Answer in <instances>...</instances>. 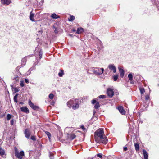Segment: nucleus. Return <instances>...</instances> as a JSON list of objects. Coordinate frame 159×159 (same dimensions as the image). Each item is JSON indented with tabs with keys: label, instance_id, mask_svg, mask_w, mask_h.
<instances>
[{
	"label": "nucleus",
	"instance_id": "cd10ccee",
	"mask_svg": "<svg viewBox=\"0 0 159 159\" xmlns=\"http://www.w3.org/2000/svg\"><path fill=\"white\" fill-rule=\"evenodd\" d=\"M118 75H115L113 76V80L114 81H116L117 80L118 78Z\"/></svg>",
	"mask_w": 159,
	"mask_h": 159
},
{
	"label": "nucleus",
	"instance_id": "c9c22d12",
	"mask_svg": "<svg viewBox=\"0 0 159 159\" xmlns=\"http://www.w3.org/2000/svg\"><path fill=\"white\" fill-rule=\"evenodd\" d=\"M83 130L84 132H85L87 131L86 128H84V126H81L80 127Z\"/></svg>",
	"mask_w": 159,
	"mask_h": 159
},
{
	"label": "nucleus",
	"instance_id": "2f4dec72",
	"mask_svg": "<svg viewBox=\"0 0 159 159\" xmlns=\"http://www.w3.org/2000/svg\"><path fill=\"white\" fill-rule=\"evenodd\" d=\"M96 68L97 69H98V70L99 71V70L100 71V70H101V71H100V72H101V74H102L103 73V71H104V69L103 68Z\"/></svg>",
	"mask_w": 159,
	"mask_h": 159
},
{
	"label": "nucleus",
	"instance_id": "a18cd8bd",
	"mask_svg": "<svg viewBox=\"0 0 159 159\" xmlns=\"http://www.w3.org/2000/svg\"><path fill=\"white\" fill-rule=\"evenodd\" d=\"M127 148L126 147H125L124 148V150L125 151H126L127 150Z\"/></svg>",
	"mask_w": 159,
	"mask_h": 159
},
{
	"label": "nucleus",
	"instance_id": "423d86ee",
	"mask_svg": "<svg viewBox=\"0 0 159 159\" xmlns=\"http://www.w3.org/2000/svg\"><path fill=\"white\" fill-rule=\"evenodd\" d=\"M118 109L119 112L122 115H125V111L123 107L121 106L119 107Z\"/></svg>",
	"mask_w": 159,
	"mask_h": 159
},
{
	"label": "nucleus",
	"instance_id": "ea45409f",
	"mask_svg": "<svg viewBox=\"0 0 159 159\" xmlns=\"http://www.w3.org/2000/svg\"><path fill=\"white\" fill-rule=\"evenodd\" d=\"M31 139L32 140H36V138L34 136H32L31 137Z\"/></svg>",
	"mask_w": 159,
	"mask_h": 159
},
{
	"label": "nucleus",
	"instance_id": "39448f33",
	"mask_svg": "<svg viewBox=\"0 0 159 159\" xmlns=\"http://www.w3.org/2000/svg\"><path fill=\"white\" fill-rule=\"evenodd\" d=\"M108 68L111 70H113V72L115 73L116 72V68L113 64H110L108 65Z\"/></svg>",
	"mask_w": 159,
	"mask_h": 159
},
{
	"label": "nucleus",
	"instance_id": "9d476101",
	"mask_svg": "<svg viewBox=\"0 0 159 159\" xmlns=\"http://www.w3.org/2000/svg\"><path fill=\"white\" fill-rule=\"evenodd\" d=\"M2 3L5 5H8L11 3L10 0H2Z\"/></svg>",
	"mask_w": 159,
	"mask_h": 159
},
{
	"label": "nucleus",
	"instance_id": "4468645a",
	"mask_svg": "<svg viewBox=\"0 0 159 159\" xmlns=\"http://www.w3.org/2000/svg\"><path fill=\"white\" fill-rule=\"evenodd\" d=\"M134 146L135 148V149L136 151H138L139 149V145L138 144L135 143V139H134Z\"/></svg>",
	"mask_w": 159,
	"mask_h": 159
},
{
	"label": "nucleus",
	"instance_id": "49530a36",
	"mask_svg": "<svg viewBox=\"0 0 159 159\" xmlns=\"http://www.w3.org/2000/svg\"><path fill=\"white\" fill-rule=\"evenodd\" d=\"M96 111L95 110H93V115H94L96 113Z\"/></svg>",
	"mask_w": 159,
	"mask_h": 159
},
{
	"label": "nucleus",
	"instance_id": "473e14b6",
	"mask_svg": "<svg viewBox=\"0 0 159 159\" xmlns=\"http://www.w3.org/2000/svg\"><path fill=\"white\" fill-rule=\"evenodd\" d=\"M106 98V96L105 95H101L98 96V98Z\"/></svg>",
	"mask_w": 159,
	"mask_h": 159
},
{
	"label": "nucleus",
	"instance_id": "dca6fc26",
	"mask_svg": "<svg viewBox=\"0 0 159 159\" xmlns=\"http://www.w3.org/2000/svg\"><path fill=\"white\" fill-rule=\"evenodd\" d=\"M93 72L94 74L96 75H99L101 74V73L100 70H98V69L97 70H93Z\"/></svg>",
	"mask_w": 159,
	"mask_h": 159
},
{
	"label": "nucleus",
	"instance_id": "c756f323",
	"mask_svg": "<svg viewBox=\"0 0 159 159\" xmlns=\"http://www.w3.org/2000/svg\"><path fill=\"white\" fill-rule=\"evenodd\" d=\"M76 135L74 134H72L70 135V138L71 139H73L76 137Z\"/></svg>",
	"mask_w": 159,
	"mask_h": 159
},
{
	"label": "nucleus",
	"instance_id": "7ed1b4c3",
	"mask_svg": "<svg viewBox=\"0 0 159 159\" xmlns=\"http://www.w3.org/2000/svg\"><path fill=\"white\" fill-rule=\"evenodd\" d=\"M15 156L18 159H22L23 157L24 156V153L23 151H22L19 152L17 149L15 148Z\"/></svg>",
	"mask_w": 159,
	"mask_h": 159
},
{
	"label": "nucleus",
	"instance_id": "ddd939ff",
	"mask_svg": "<svg viewBox=\"0 0 159 159\" xmlns=\"http://www.w3.org/2000/svg\"><path fill=\"white\" fill-rule=\"evenodd\" d=\"M143 153L144 157V159H148V155L146 150H143Z\"/></svg>",
	"mask_w": 159,
	"mask_h": 159
},
{
	"label": "nucleus",
	"instance_id": "0eeeda50",
	"mask_svg": "<svg viewBox=\"0 0 159 159\" xmlns=\"http://www.w3.org/2000/svg\"><path fill=\"white\" fill-rule=\"evenodd\" d=\"M21 110L22 111L25 113H29V111L28 108L26 107H23L21 108Z\"/></svg>",
	"mask_w": 159,
	"mask_h": 159
},
{
	"label": "nucleus",
	"instance_id": "58836bf2",
	"mask_svg": "<svg viewBox=\"0 0 159 159\" xmlns=\"http://www.w3.org/2000/svg\"><path fill=\"white\" fill-rule=\"evenodd\" d=\"M96 101L95 99H93L92 101V103L93 104H94V103H96Z\"/></svg>",
	"mask_w": 159,
	"mask_h": 159
},
{
	"label": "nucleus",
	"instance_id": "7c9ffc66",
	"mask_svg": "<svg viewBox=\"0 0 159 159\" xmlns=\"http://www.w3.org/2000/svg\"><path fill=\"white\" fill-rule=\"evenodd\" d=\"M63 75V71L61 70L60 72L58 73V75L60 77H62Z\"/></svg>",
	"mask_w": 159,
	"mask_h": 159
},
{
	"label": "nucleus",
	"instance_id": "f03ea898",
	"mask_svg": "<svg viewBox=\"0 0 159 159\" xmlns=\"http://www.w3.org/2000/svg\"><path fill=\"white\" fill-rule=\"evenodd\" d=\"M67 105L69 107H72L73 109L75 110L79 108V102L77 99L71 100L67 102Z\"/></svg>",
	"mask_w": 159,
	"mask_h": 159
},
{
	"label": "nucleus",
	"instance_id": "5701e85b",
	"mask_svg": "<svg viewBox=\"0 0 159 159\" xmlns=\"http://www.w3.org/2000/svg\"><path fill=\"white\" fill-rule=\"evenodd\" d=\"M128 77L129 78V80L130 81H132V80L133 75L131 73L129 74L128 75Z\"/></svg>",
	"mask_w": 159,
	"mask_h": 159
},
{
	"label": "nucleus",
	"instance_id": "3c124183",
	"mask_svg": "<svg viewBox=\"0 0 159 159\" xmlns=\"http://www.w3.org/2000/svg\"><path fill=\"white\" fill-rule=\"evenodd\" d=\"M88 159H93V158H88Z\"/></svg>",
	"mask_w": 159,
	"mask_h": 159
},
{
	"label": "nucleus",
	"instance_id": "393cba45",
	"mask_svg": "<svg viewBox=\"0 0 159 159\" xmlns=\"http://www.w3.org/2000/svg\"><path fill=\"white\" fill-rule=\"evenodd\" d=\"M13 91H14L15 93H16L18 92L19 91V89L17 88H13L12 89Z\"/></svg>",
	"mask_w": 159,
	"mask_h": 159
},
{
	"label": "nucleus",
	"instance_id": "c85d7f7f",
	"mask_svg": "<svg viewBox=\"0 0 159 159\" xmlns=\"http://www.w3.org/2000/svg\"><path fill=\"white\" fill-rule=\"evenodd\" d=\"M11 115L10 114H8L7 115V120H9L11 118Z\"/></svg>",
	"mask_w": 159,
	"mask_h": 159
},
{
	"label": "nucleus",
	"instance_id": "f3484780",
	"mask_svg": "<svg viewBox=\"0 0 159 159\" xmlns=\"http://www.w3.org/2000/svg\"><path fill=\"white\" fill-rule=\"evenodd\" d=\"M51 17L53 19H56L59 18L58 16L55 13L52 14L51 15Z\"/></svg>",
	"mask_w": 159,
	"mask_h": 159
},
{
	"label": "nucleus",
	"instance_id": "bb28decb",
	"mask_svg": "<svg viewBox=\"0 0 159 159\" xmlns=\"http://www.w3.org/2000/svg\"><path fill=\"white\" fill-rule=\"evenodd\" d=\"M22 64L23 65H25L26 62V59L25 58H23L22 60Z\"/></svg>",
	"mask_w": 159,
	"mask_h": 159
},
{
	"label": "nucleus",
	"instance_id": "c03bdc74",
	"mask_svg": "<svg viewBox=\"0 0 159 159\" xmlns=\"http://www.w3.org/2000/svg\"><path fill=\"white\" fill-rule=\"evenodd\" d=\"M14 123V120H12L11 121V125H13Z\"/></svg>",
	"mask_w": 159,
	"mask_h": 159
},
{
	"label": "nucleus",
	"instance_id": "8fccbe9b",
	"mask_svg": "<svg viewBox=\"0 0 159 159\" xmlns=\"http://www.w3.org/2000/svg\"><path fill=\"white\" fill-rule=\"evenodd\" d=\"M20 104H23V103H22V102H20Z\"/></svg>",
	"mask_w": 159,
	"mask_h": 159
},
{
	"label": "nucleus",
	"instance_id": "412c9836",
	"mask_svg": "<svg viewBox=\"0 0 159 159\" xmlns=\"http://www.w3.org/2000/svg\"><path fill=\"white\" fill-rule=\"evenodd\" d=\"M139 90L141 94H143L145 92L144 89L143 87H140Z\"/></svg>",
	"mask_w": 159,
	"mask_h": 159
},
{
	"label": "nucleus",
	"instance_id": "a878e982",
	"mask_svg": "<svg viewBox=\"0 0 159 159\" xmlns=\"http://www.w3.org/2000/svg\"><path fill=\"white\" fill-rule=\"evenodd\" d=\"M54 97V95L52 93H50L49 94V97L50 99H53V98Z\"/></svg>",
	"mask_w": 159,
	"mask_h": 159
},
{
	"label": "nucleus",
	"instance_id": "9b49d317",
	"mask_svg": "<svg viewBox=\"0 0 159 159\" xmlns=\"http://www.w3.org/2000/svg\"><path fill=\"white\" fill-rule=\"evenodd\" d=\"M34 14L32 12H31L30 13V18L31 20L32 21H34L35 20L34 18Z\"/></svg>",
	"mask_w": 159,
	"mask_h": 159
},
{
	"label": "nucleus",
	"instance_id": "09e8293b",
	"mask_svg": "<svg viewBox=\"0 0 159 159\" xmlns=\"http://www.w3.org/2000/svg\"><path fill=\"white\" fill-rule=\"evenodd\" d=\"M69 35H70L71 36H72V34H70Z\"/></svg>",
	"mask_w": 159,
	"mask_h": 159
},
{
	"label": "nucleus",
	"instance_id": "a19ab883",
	"mask_svg": "<svg viewBox=\"0 0 159 159\" xmlns=\"http://www.w3.org/2000/svg\"><path fill=\"white\" fill-rule=\"evenodd\" d=\"M149 98V96L148 95H147L145 96V99L146 100H148Z\"/></svg>",
	"mask_w": 159,
	"mask_h": 159
},
{
	"label": "nucleus",
	"instance_id": "2eb2a0df",
	"mask_svg": "<svg viewBox=\"0 0 159 159\" xmlns=\"http://www.w3.org/2000/svg\"><path fill=\"white\" fill-rule=\"evenodd\" d=\"M84 31V30L83 28H78L77 30L76 33L78 34H80L83 32Z\"/></svg>",
	"mask_w": 159,
	"mask_h": 159
},
{
	"label": "nucleus",
	"instance_id": "20e7f679",
	"mask_svg": "<svg viewBox=\"0 0 159 159\" xmlns=\"http://www.w3.org/2000/svg\"><path fill=\"white\" fill-rule=\"evenodd\" d=\"M107 93L110 97L111 98L114 95V92L112 89L109 88L107 89Z\"/></svg>",
	"mask_w": 159,
	"mask_h": 159
},
{
	"label": "nucleus",
	"instance_id": "f8f14e48",
	"mask_svg": "<svg viewBox=\"0 0 159 159\" xmlns=\"http://www.w3.org/2000/svg\"><path fill=\"white\" fill-rule=\"evenodd\" d=\"M120 76L123 77L124 74V71L123 69L119 68Z\"/></svg>",
	"mask_w": 159,
	"mask_h": 159
},
{
	"label": "nucleus",
	"instance_id": "e433bc0d",
	"mask_svg": "<svg viewBox=\"0 0 159 159\" xmlns=\"http://www.w3.org/2000/svg\"><path fill=\"white\" fill-rule=\"evenodd\" d=\"M97 156L98 157L100 158H102V155L101 154H97Z\"/></svg>",
	"mask_w": 159,
	"mask_h": 159
},
{
	"label": "nucleus",
	"instance_id": "4be33fe9",
	"mask_svg": "<svg viewBox=\"0 0 159 159\" xmlns=\"http://www.w3.org/2000/svg\"><path fill=\"white\" fill-rule=\"evenodd\" d=\"M100 107V105H99V102H97L95 106H94V108L96 109H97L98 107Z\"/></svg>",
	"mask_w": 159,
	"mask_h": 159
},
{
	"label": "nucleus",
	"instance_id": "de8ad7c7",
	"mask_svg": "<svg viewBox=\"0 0 159 159\" xmlns=\"http://www.w3.org/2000/svg\"><path fill=\"white\" fill-rule=\"evenodd\" d=\"M72 31H73V32H75V31H76V30H75V29H73V30H72Z\"/></svg>",
	"mask_w": 159,
	"mask_h": 159
},
{
	"label": "nucleus",
	"instance_id": "aec40b11",
	"mask_svg": "<svg viewBox=\"0 0 159 159\" xmlns=\"http://www.w3.org/2000/svg\"><path fill=\"white\" fill-rule=\"evenodd\" d=\"M5 154V151L2 148H0V154L2 156Z\"/></svg>",
	"mask_w": 159,
	"mask_h": 159
},
{
	"label": "nucleus",
	"instance_id": "f257e3e1",
	"mask_svg": "<svg viewBox=\"0 0 159 159\" xmlns=\"http://www.w3.org/2000/svg\"><path fill=\"white\" fill-rule=\"evenodd\" d=\"M94 136L95 141L97 143L106 144L108 142V139L104 134L103 129L97 130L94 133Z\"/></svg>",
	"mask_w": 159,
	"mask_h": 159
},
{
	"label": "nucleus",
	"instance_id": "f704fd0d",
	"mask_svg": "<svg viewBox=\"0 0 159 159\" xmlns=\"http://www.w3.org/2000/svg\"><path fill=\"white\" fill-rule=\"evenodd\" d=\"M49 157L50 159H53V156L52 154L51 153V152H49Z\"/></svg>",
	"mask_w": 159,
	"mask_h": 159
},
{
	"label": "nucleus",
	"instance_id": "6e6552de",
	"mask_svg": "<svg viewBox=\"0 0 159 159\" xmlns=\"http://www.w3.org/2000/svg\"><path fill=\"white\" fill-rule=\"evenodd\" d=\"M29 104L30 106L34 110H36L38 108V107L34 105V104L31 102L30 100L29 101Z\"/></svg>",
	"mask_w": 159,
	"mask_h": 159
},
{
	"label": "nucleus",
	"instance_id": "a211bd4d",
	"mask_svg": "<svg viewBox=\"0 0 159 159\" xmlns=\"http://www.w3.org/2000/svg\"><path fill=\"white\" fill-rule=\"evenodd\" d=\"M75 19V17L73 15H70L69 18H68V20L70 21H72Z\"/></svg>",
	"mask_w": 159,
	"mask_h": 159
},
{
	"label": "nucleus",
	"instance_id": "37998d69",
	"mask_svg": "<svg viewBox=\"0 0 159 159\" xmlns=\"http://www.w3.org/2000/svg\"><path fill=\"white\" fill-rule=\"evenodd\" d=\"M14 79L16 81H18L19 80L18 77L17 76L15 77L14 78Z\"/></svg>",
	"mask_w": 159,
	"mask_h": 159
},
{
	"label": "nucleus",
	"instance_id": "72a5a7b5",
	"mask_svg": "<svg viewBox=\"0 0 159 159\" xmlns=\"http://www.w3.org/2000/svg\"><path fill=\"white\" fill-rule=\"evenodd\" d=\"M20 85L21 87H23L24 86V82L23 80H21L20 82Z\"/></svg>",
	"mask_w": 159,
	"mask_h": 159
},
{
	"label": "nucleus",
	"instance_id": "79ce46f5",
	"mask_svg": "<svg viewBox=\"0 0 159 159\" xmlns=\"http://www.w3.org/2000/svg\"><path fill=\"white\" fill-rule=\"evenodd\" d=\"M25 81L26 83H29V80L27 79H25Z\"/></svg>",
	"mask_w": 159,
	"mask_h": 159
},
{
	"label": "nucleus",
	"instance_id": "4c0bfd02",
	"mask_svg": "<svg viewBox=\"0 0 159 159\" xmlns=\"http://www.w3.org/2000/svg\"><path fill=\"white\" fill-rule=\"evenodd\" d=\"M42 52L41 51H40L39 52V55L40 56V59H41L42 58Z\"/></svg>",
	"mask_w": 159,
	"mask_h": 159
},
{
	"label": "nucleus",
	"instance_id": "b1692460",
	"mask_svg": "<svg viewBox=\"0 0 159 159\" xmlns=\"http://www.w3.org/2000/svg\"><path fill=\"white\" fill-rule=\"evenodd\" d=\"M18 96V94H16L14 97V101L16 102H17V98Z\"/></svg>",
	"mask_w": 159,
	"mask_h": 159
},
{
	"label": "nucleus",
	"instance_id": "1a4fd4ad",
	"mask_svg": "<svg viewBox=\"0 0 159 159\" xmlns=\"http://www.w3.org/2000/svg\"><path fill=\"white\" fill-rule=\"evenodd\" d=\"M25 134L26 137L28 139L30 138V133L28 129H25Z\"/></svg>",
	"mask_w": 159,
	"mask_h": 159
},
{
	"label": "nucleus",
	"instance_id": "6ab92c4d",
	"mask_svg": "<svg viewBox=\"0 0 159 159\" xmlns=\"http://www.w3.org/2000/svg\"><path fill=\"white\" fill-rule=\"evenodd\" d=\"M45 133H46V135L48 136V138H49V140L50 141H51V133L49 132L48 131H45Z\"/></svg>",
	"mask_w": 159,
	"mask_h": 159
}]
</instances>
